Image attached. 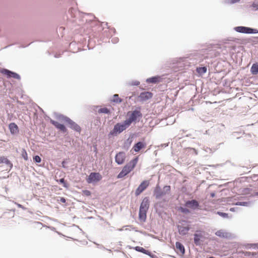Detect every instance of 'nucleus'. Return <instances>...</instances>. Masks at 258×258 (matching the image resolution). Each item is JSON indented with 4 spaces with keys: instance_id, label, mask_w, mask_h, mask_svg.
Masks as SVG:
<instances>
[{
    "instance_id": "obj_1",
    "label": "nucleus",
    "mask_w": 258,
    "mask_h": 258,
    "mask_svg": "<svg viewBox=\"0 0 258 258\" xmlns=\"http://www.w3.org/2000/svg\"><path fill=\"white\" fill-rule=\"evenodd\" d=\"M126 115L128 116L125 121L129 126L133 122L137 123L139 122L143 117V114L141 112V107L138 106L133 111L127 112Z\"/></svg>"
},
{
    "instance_id": "obj_46",
    "label": "nucleus",
    "mask_w": 258,
    "mask_h": 258,
    "mask_svg": "<svg viewBox=\"0 0 258 258\" xmlns=\"http://www.w3.org/2000/svg\"><path fill=\"white\" fill-rule=\"evenodd\" d=\"M111 41L112 43L116 44L118 42L119 39L117 37H113L111 39Z\"/></svg>"
},
{
    "instance_id": "obj_11",
    "label": "nucleus",
    "mask_w": 258,
    "mask_h": 258,
    "mask_svg": "<svg viewBox=\"0 0 258 258\" xmlns=\"http://www.w3.org/2000/svg\"><path fill=\"white\" fill-rule=\"evenodd\" d=\"M215 234L219 237L225 239H230L233 238L232 234L231 233L226 232L224 229L217 230Z\"/></svg>"
},
{
    "instance_id": "obj_31",
    "label": "nucleus",
    "mask_w": 258,
    "mask_h": 258,
    "mask_svg": "<svg viewBox=\"0 0 258 258\" xmlns=\"http://www.w3.org/2000/svg\"><path fill=\"white\" fill-rule=\"evenodd\" d=\"M98 112L99 113H104L108 115L111 113L110 109L107 107H102L99 108L98 110Z\"/></svg>"
},
{
    "instance_id": "obj_43",
    "label": "nucleus",
    "mask_w": 258,
    "mask_h": 258,
    "mask_svg": "<svg viewBox=\"0 0 258 258\" xmlns=\"http://www.w3.org/2000/svg\"><path fill=\"white\" fill-rule=\"evenodd\" d=\"M82 193H83V195L86 196L87 197H89V196H91V192L89 190H88V189L83 190Z\"/></svg>"
},
{
    "instance_id": "obj_24",
    "label": "nucleus",
    "mask_w": 258,
    "mask_h": 258,
    "mask_svg": "<svg viewBox=\"0 0 258 258\" xmlns=\"http://www.w3.org/2000/svg\"><path fill=\"white\" fill-rule=\"evenodd\" d=\"M148 212L140 210L139 211V219L140 221L145 222L147 219V214Z\"/></svg>"
},
{
    "instance_id": "obj_40",
    "label": "nucleus",
    "mask_w": 258,
    "mask_h": 258,
    "mask_svg": "<svg viewBox=\"0 0 258 258\" xmlns=\"http://www.w3.org/2000/svg\"><path fill=\"white\" fill-rule=\"evenodd\" d=\"M163 202H158L156 203L154 205V208L156 211H157L158 208H163Z\"/></svg>"
},
{
    "instance_id": "obj_3",
    "label": "nucleus",
    "mask_w": 258,
    "mask_h": 258,
    "mask_svg": "<svg viewBox=\"0 0 258 258\" xmlns=\"http://www.w3.org/2000/svg\"><path fill=\"white\" fill-rule=\"evenodd\" d=\"M139 156H136L126 163L117 174V178H122L130 173L136 167L139 161Z\"/></svg>"
},
{
    "instance_id": "obj_12",
    "label": "nucleus",
    "mask_w": 258,
    "mask_h": 258,
    "mask_svg": "<svg viewBox=\"0 0 258 258\" xmlns=\"http://www.w3.org/2000/svg\"><path fill=\"white\" fill-rule=\"evenodd\" d=\"M150 207V199L149 197H146L143 199L140 204L139 210L148 211Z\"/></svg>"
},
{
    "instance_id": "obj_42",
    "label": "nucleus",
    "mask_w": 258,
    "mask_h": 258,
    "mask_svg": "<svg viewBox=\"0 0 258 258\" xmlns=\"http://www.w3.org/2000/svg\"><path fill=\"white\" fill-rule=\"evenodd\" d=\"M236 40H237V39H236L235 38H229L227 39L223 40V42L225 44H228L229 41H236Z\"/></svg>"
},
{
    "instance_id": "obj_14",
    "label": "nucleus",
    "mask_w": 258,
    "mask_h": 258,
    "mask_svg": "<svg viewBox=\"0 0 258 258\" xmlns=\"http://www.w3.org/2000/svg\"><path fill=\"white\" fill-rule=\"evenodd\" d=\"M50 123L61 133H66L67 132V128L64 124L59 123L53 119H50Z\"/></svg>"
},
{
    "instance_id": "obj_38",
    "label": "nucleus",
    "mask_w": 258,
    "mask_h": 258,
    "mask_svg": "<svg viewBox=\"0 0 258 258\" xmlns=\"http://www.w3.org/2000/svg\"><path fill=\"white\" fill-rule=\"evenodd\" d=\"M171 187L170 185H164L162 189L163 192L165 193V195L168 194L170 191Z\"/></svg>"
},
{
    "instance_id": "obj_41",
    "label": "nucleus",
    "mask_w": 258,
    "mask_h": 258,
    "mask_svg": "<svg viewBox=\"0 0 258 258\" xmlns=\"http://www.w3.org/2000/svg\"><path fill=\"white\" fill-rule=\"evenodd\" d=\"M33 161L36 163H39L41 162V158L38 155H35L33 156Z\"/></svg>"
},
{
    "instance_id": "obj_28",
    "label": "nucleus",
    "mask_w": 258,
    "mask_h": 258,
    "mask_svg": "<svg viewBox=\"0 0 258 258\" xmlns=\"http://www.w3.org/2000/svg\"><path fill=\"white\" fill-rule=\"evenodd\" d=\"M84 14L90 17V19L86 20V22L90 23L93 20H95L100 23L99 20L92 13H84Z\"/></svg>"
},
{
    "instance_id": "obj_4",
    "label": "nucleus",
    "mask_w": 258,
    "mask_h": 258,
    "mask_svg": "<svg viewBox=\"0 0 258 258\" xmlns=\"http://www.w3.org/2000/svg\"><path fill=\"white\" fill-rule=\"evenodd\" d=\"M129 126L125 120L122 122L116 123L114 124L113 129L108 134V138H110L111 137L117 136Z\"/></svg>"
},
{
    "instance_id": "obj_13",
    "label": "nucleus",
    "mask_w": 258,
    "mask_h": 258,
    "mask_svg": "<svg viewBox=\"0 0 258 258\" xmlns=\"http://www.w3.org/2000/svg\"><path fill=\"white\" fill-rule=\"evenodd\" d=\"M135 137V135L134 134H130L129 137L124 141L122 148L125 151H127L130 149Z\"/></svg>"
},
{
    "instance_id": "obj_5",
    "label": "nucleus",
    "mask_w": 258,
    "mask_h": 258,
    "mask_svg": "<svg viewBox=\"0 0 258 258\" xmlns=\"http://www.w3.org/2000/svg\"><path fill=\"white\" fill-rule=\"evenodd\" d=\"M102 178V176L99 172H92L87 177L86 180L88 183L94 184L100 181Z\"/></svg>"
},
{
    "instance_id": "obj_62",
    "label": "nucleus",
    "mask_w": 258,
    "mask_h": 258,
    "mask_svg": "<svg viewBox=\"0 0 258 258\" xmlns=\"http://www.w3.org/2000/svg\"><path fill=\"white\" fill-rule=\"evenodd\" d=\"M168 144H169V143L165 144H163V145H162V147H163V146H164V147H167V146H168Z\"/></svg>"
},
{
    "instance_id": "obj_54",
    "label": "nucleus",
    "mask_w": 258,
    "mask_h": 258,
    "mask_svg": "<svg viewBox=\"0 0 258 258\" xmlns=\"http://www.w3.org/2000/svg\"><path fill=\"white\" fill-rule=\"evenodd\" d=\"M252 245L253 246L254 249H258V243H253Z\"/></svg>"
},
{
    "instance_id": "obj_61",
    "label": "nucleus",
    "mask_w": 258,
    "mask_h": 258,
    "mask_svg": "<svg viewBox=\"0 0 258 258\" xmlns=\"http://www.w3.org/2000/svg\"><path fill=\"white\" fill-rule=\"evenodd\" d=\"M252 196H257L258 197V191H256V192H255Z\"/></svg>"
},
{
    "instance_id": "obj_64",
    "label": "nucleus",
    "mask_w": 258,
    "mask_h": 258,
    "mask_svg": "<svg viewBox=\"0 0 258 258\" xmlns=\"http://www.w3.org/2000/svg\"><path fill=\"white\" fill-rule=\"evenodd\" d=\"M64 28L62 27H60L59 28V31H60L61 30H64Z\"/></svg>"
},
{
    "instance_id": "obj_47",
    "label": "nucleus",
    "mask_w": 258,
    "mask_h": 258,
    "mask_svg": "<svg viewBox=\"0 0 258 258\" xmlns=\"http://www.w3.org/2000/svg\"><path fill=\"white\" fill-rule=\"evenodd\" d=\"M14 203L18 206V207L21 208L24 210H26V208L24 206H23L22 205L19 204L18 203H16V202H14Z\"/></svg>"
},
{
    "instance_id": "obj_22",
    "label": "nucleus",
    "mask_w": 258,
    "mask_h": 258,
    "mask_svg": "<svg viewBox=\"0 0 258 258\" xmlns=\"http://www.w3.org/2000/svg\"><path fill=\"white\" fill-rule=\"evenodd\" d=\"M175 247L176 249L179 251L182 255L185 253V248L183 244L180 241L175 242Z\"/></svg>"
},
{
    "instance_id": "obj_32",
    "label": "nucleus",
    "mask_w": 258,
    "mask_h": 258,
    "mask_svg": "<svg viewBox=\"0 0 258 258\" xmlns=\"http://www.w3.org/2000/svg\"><path fill=\"white\" fill-rule=\"evenodd\" d=\"M251 205V202H243V201H238L235 203V205L236 206H240L243 207H249Z\"/></svg>"
},
{
    "instance_id": "obj_7",
    "label": "nucleus",
    "mask_w": 258,
    "mask_h": 258,
    "mask_svg": "<svg viewBox=\"0 0 258 258\" xmlns=\"http://www.w3.org/2000/svg\"><path fill=\"white\" fill-rule=\"evenodd\" d=\"M185 206L190 208L192 210H197L201 209V206L199 202L196 199L187 200L185 202Z\"/></svg>"
},
{
    "instance_id": "obj_17",
    "label": "nucleus",
    "mask_w": 258,
    "mask_h": 258,
    "mask_svg": "<svg viewBox=\"0 0 258 258\" xmlns=\"http://www.w3.org/2000/svg\"><path fill=\"white\" fill-rule=\"evenodd\" d=\"M153 194L157 200L160 199L162 197L165 195L159 184H157L153 190Z\"/></svg>"
},
{
    "instance_id": "obj_39",
    "label": "nucleus",
    "mask_w": 258,
    "mask_h": 258,
    "mask_svg": "<svg viewBox=\"0 0 258 258\" xmlns=\"http://www.w3.org/2000/svg\"><path fill=\"white\" fill-rule=\"evenodd\" d=\"M140 82L139 81H137V80L132 81L128 83V85L131 86H138L139 85H140Z\"/></svg>"
},
{
    "instance_id": "obj_8",
    "label": "nucleus",
    "mask_w": 258,
    "mask_h": 258,
    "mask_svg": "<svg viewBox=\"0 0 258 258\" xmlns=\"http://www.w3.org/2000/svg\"><path fill=\"white\" fill-rule=\"evenodd\" d=\"M1 72L5 74L8 78H14L18 80H21V76L18 73L8 70L7 69H2Z\"/></svg>"
},
{
    "instance_id": "obj_16",
    "label": "nucleus",
    "mask_w": 258,
    "mask_h": 258,
    "mask_svg": "<svg viewBox=\"0 0 258 258\" xmlns=\"http://www.w3.org/2000/svg\"><path fill=\"white\" fill-rule=\"evenodd\" d=\"M146 143L145 142L144 140H143L136 143L133 146L132 149L135 152L138 153L142 149L146 148Z\"/></svg>"
},
{
    "instance_id": "obj_50",
    "label": "nucleus",
    "mask_w": 258,
    "mask_h": 258,
    "mask_svg": "<svg viewBox=\"0 0 258 258\" xmlns=\"http://www.w3.org/2000/svg\"><path fill=\"white\" fill-rule=\"evenodd\" d=\"M251 190V189H250L249 188H246L244 189V192L246 194H248L250 193V191Z\"/></svg>"
},
{
    "instance_id": "obj_2",
    "label": "nucleus",
    "mask_w": 258,
    "mask_h": 258,
    "mask_svg": "<svg viewBox=\"0 0 258 258\" xmlns=\"http://www.w3.org/2000/svg\"><path fill=\"white\" fill-rule=\"evenodd\" d=\"M54 114L57 119L63 120L64 122H65L68 125V127L71 130L77 133H80L82 130L80 126L76 122L71 119L70 117L57 112H54Z\"/></svg>"
},
{
    "instance_id": "obj_55",
    "label": "nucleus",
    "mask_w": 258,
    "mask_h": 258,
    "mask_svg": "<svg viewBox=\"0 0 258 258\" xmlns=\"http://www.w3.org/2000/svg\"><path fill=\"white\" fill-rule=\"evenodd\" d=\"M61 54H57V53H56L54 54V57L55 58H59L61 56Z\"/></svg>"
},
{
    "instance_id": "obj_10",
    "label": "nucleus",
    "mask_w": 258,
    "mask_h": 258,
    "mask_svg": "<svg viewBox=\"0 0 258 258\" xmlns=\"http://www.w3.org/2000/svg\"><path fill=\"white\" fill-rule=\"evenodd\" d=\"M115 162L119 165L123 164L125 160L126 155L123 151H120L117 153L115 156Z\"/></svg>"
},
{
    "instance_id": "obj_29",
    "label": "nucleus",
    "mask_w": 258,
    "mask_h": 258,
    "mask_svg": "<svg viewBox=\"0 0 258 258\" xmlns=\"http://www.w3.org/2000/svg\"><path fill=\"white\" fill-rule=\"evenodd\" d=\"M207 68L206 66L197 67L196 71L200 75H203L207 72Z\"/></svg>"
},
{
    "instance_id": "obj_56",
    "label": "nucleus",
    "mask_w": 258,
    "mask_h": 258,
    "mask_svg": "<svg viewBox=\"0 0 258 258\" xmlns=\"http://www.w3.org/2000/svg\"><path fill=\"white\" fill-rule=\"evenodd\" d=\"M32 42H31L30 43H29V44H28L27 45H21L20 47L21 48H25L27 46H28L29 45H30Z\"/></svg>"
},
{
    "instance_id": "obj_30",
    "label": "nucleus",
    "mask_w": 258,
    "mask_h": 258,
    "mask_svg": "<svg viewBox=\"0 0 258 258\" xmlns=\"http://www.w3.org/2000/svg\"><path fill=\"white\" fill-rule=\"evenodd\" d=\"M110 101L115 103H120L123 100L119 97V96L117 94H115L112 96V99L110 100Z\"/></svg>"
},
{
    "instance_id": "obj_63",
    "label": "nucleus",
    "mask_w": 258,
    "mask_h": 258,
    "mask_svg": "<svg viewBox=\"0 0 258 258\" xmlns=\"http://www.w3.org/2000/svg\"><path fill=\"white\" fill-rule=\"evenodd\" d=\"M13 45V44H12L8 45H7V46H5L4 48V49L7 48H8L9 47H10V46H12V45Z\"/></svg>"
},
{
    "instance_id": "obj_44",
    "label": "nucleus",
    "mask_w": 258,
    "mask_h": 258,
    "mask_svg": "<svg viewBox=\"0 0 258 258\" xmlns=\"http://www.w3.org/2000/svg\"><path fill=\"white\" fill-rule=\"evenodd\" d=\"M68 159H64L62 162H61V167L63 168H67V166H66V165L67 164H68Z\"/></svg>"
},
{
    "instance_id": "obj_23",
    "label": "nucleus",
    "mask_w": 258,
    "mask_h": 258,
    "mask_svg": "<svg viewBox=\"0 0 258 258\" xmlns=\"http://www.w3.org/2000/svg\"><path fill=\"white\" fill-rule=\"evenodd\" d=\"M233 29L237 32L247 34V27L246 26H236L234 27Z\"/></svg>"
},
{
    "instance_id": "obj_6",
    "label": "nucleus",
    "mask_w": 258,
    "mask_h": 258,
    "mask_svg": "<svg viewBox=\"0 0 258 258\" xmlns=\"http://www.w3.org/2000/svg\"><path fill=\"white\" fill-rule=\"evenodd\" d=\"M204 231L197 230L194 234V242L196 246H200L204 241Z\"/></svg>"
},
{
    "instance_id": "obj_19",
    "label": "nucleus",
    "mask_w": 258,
    "mask_h": 258,
    "mask_svg": "<svg viewBox=\"0 0 258 258\" xmlns=\"http://www.w3.org/2000/svg\"><path fill=\"white\" fill-rule=\"evenodd\" d=\"M162 80L161 76L156 75L148 78L146 80V82L147 83L156 84L161 82Z\"/></svg>"
},
{
    "instance_id": "obj_37",
    "label": "nucleus",
    "mask_w": 258,
    "mask_h": 258,
    "mask_svg": "<svg viewBox=\"0 0 258 258\" xmlns=\"http://www.w3.org/2000/svg\"><path fill=\"white\" fill-rule=\"evenodd\" d=\"M216 214L218 215L219 216H221V217L223 218H228V214L227 213L221 212V211H217L216 212Z\"/></svg>"
},
{
    "instance_id": "obj_59",
    "label": "nucleus",
    "mask_w": 258,
    "mask_h": 258,
    "mask_svg": "<svg viewBox=\"0 0 258 258\" xmlns=\"http://www.w3.org/2000/svg\"><path fill=\"white\" fill-rule=\"evenodd\" d=\"M56 232L60 236H66L65 235H64L63 234H62L61 233H60V232H58V231H56Z\"/></svg>"
},
{
    "instance_id": "obj_36",
    "label": "nucleus",
    "mask_w": 258,
    "mask_h": 258,
    "mask_svg": "<svg viewBox=\"0 0 258 258\" xmlns=\"http://www.w3.org/2000/svg\"><path fill=\"white\" fill-rule=\"evenodd\" d=\"M179 210L181 213H182L183 214H189L191 212L189 209H188L187 208L184 207H180L179 208Z\"/></svg>"
},
{
    "instance_id": "obj_21",
    "label": "nucleus",
    "mask_w": 258,
    "mask_h": 258,
    "mask_svg": "<svg viewBox=\"0 0 258 258\" xmlns=\"http://www.w3.org/2000/svg\"><path fill=\"white\" fill-rule=\"evenodd\" d=\"M4 163L10 168V170L12 169L13 164L12 162L6 156H0V164Z\"/></svg>"
},
{
    "instance_id": "obj_53",
    "label": "nucleus",
    "mask_w": 258,
    "mask_h": 258,
    "mask_svg": "<svg viewBox=\"0 0 258 258\" xmlns=\"http://www.w3.org/2000/svg\"><path fill=\"white\" fill-rule=\"evenodd\" d=\"M51 230L53 231H55L56 232V231H57L56 230V228L54 227H52V226H49L48 227Z\"/></svg>"
},
{
    "instance_id": "obj_15",
    "label": "nucleus",
    "mask_w": 258,
    "mask_h": 258,
    "mask_svg": "<svg viewBox=\"0 0 258 258\" xmlns=\"http://www.w3.org/2000/svg\"><path fill=\"white\" fill-rule=\"evenodd\" d=\"M153 93L149 91L142 92L140 93L138 98L140 101H146L153 97Z\"/></svg>"
},
{
    "instance_id": "obj_26",
    "label": "nucleus",
    "mask_w": 258,
    "mask_h": 258,
    "mask_svg": "<svg viewBox=\"0 0 258 258\" xmlns=\"http://www.w3.org/2000/svg\"><path fill=\"white\" fill-rule=\"evenodd\" d=\"M56 181L59 184H62V186L67 189H68L70 184L69 183L64 179V178H61L58 179H56Z\"/></svg>"
},
{
    "instance_id": "obj_9",
    "label": "nucleus",
    "mask_w": 258,
    "mask_h": 258,
    "mask_svg": "<svg viewBox=\"0 0 258 258\" xmlns=\"http://www.w3.org/2000/svg\"><path fill=\"white\" fill-rule=\"evenodd\" d=\"M149 181L147 180L142 181L135 190L136 196H138L142 193L149 186Z\"/></svg>"
},
{
    "instance_id": "obj_25",
    "label": "nucleus",
    "mask_w": 258,
    "mask_h": 258,
    "mask_svg": "<svg viewBox=\"0 0 258 258\" xmlns=\"http://www.w3.org/2000/svg\"><path fill=\"white\" fill-rule=\"evenodd\" d=\"M130 248H133L138 252H140L143 253L145 254L149 253V250L146 249L145 248H144L143 247L139 246H136L135 247L130 246Z\"/></svg>"
},
{
    "instance_id": "obj_52",
    "label": "nucleus",
    "mask_w": 258,
    "mask_h": 258,
    "mask_svg": "<svg viewBox=\"0 0 258 258\" xmlns=\"http://www.w3.org/2000/svg\"><path fill=\"white\" fill-rule=\"evenodd\" d=\"M216 196V193L215 191H213L210 193V197L211 198H214Z\"/></svg>"
},
{
    "instance_id": "obj_51",
    "label": "nucleus",
    "mask_w": 258,
    "mask_h": 258,
    "mask_svg": "<svg viewBox=\"0 0 258 258\" xmlns=\"http://www.w3.org/2000/svg\"><path fill=\"white\" fill-rule=\"evenodd\" d=\"M188 149L190 151H193L196 155L198 154V151L197 150H196L195 148H189Z\"/></svg>"
},
{
    "instance_id": "obj_58",
    "label": "nucleus",
    "mask_w": 258,
    "mask_h": 258,
    "mask_svg": "<svg viewBox=\"0 0 258 258\" xmlns=\"http://www.w3.org/2000/svg\"><path fill=\"white\" fill-rule=\"evenodd\" d=\"M44 117L45 119H49L50 121V119H52L49 116H47V115H45Z\"/></svg>"
},
{
    "instance_id": "obj_34",
    "label": "nucleus",
    "mask_w": 258,
    "mask_h": 258,
    "mask_svg": "<svg viewBox=\"0 0 258 258\" xmlns=\"http://www.w3.org/2000/svg\"><path fill=\"white\" fill-rule=\"evenodd\" d=\"M69 14L70 15L71 17H76L77 12L74 8H71L68 11Z\"/></svg>"
},
{
    "instance_id": "obj_35",
    "label": "nucleus",
    "mask_w": 258,
    "mask_h": 258,
    "mask_svg": "<svg viewBox=\"0 0 258 258\" xmlns=\"http://www.w3.org/2000/svg\"><path fill=\"white\" fill-rule=\"evenodd\" d=\"M21 157H22V158H23V159L24 160H25V161L28 160V154H27L26 150L25 149H22V152H21Z\"/></svg>"
},
{
    "instance_id": "obj_57",
    "label": "nucleus",
    "mask_w": 258,
    "mask_h": 258,
    "mask_svg": "<svg viewBox=\"0 0 258 258\" xmlns=\"http://www.w3.org/2000/svg\"><path fill=\"white\" fill-rule=\"evenodd\" d=\"M236 209H237V208H235V207L231 208L230 209V211L231 212H235V211Z\"/></svg>"
},
{
    "instance_id": "obj_18",
    "label": "nucleus",
    "mask_w": 258,
    "mask_h": 258,
    "mask_svg": "<svg viewBox=\"0 0 258 258\" xmlns=\"http://www.w3.org/2000/svg\"><path fill=\"white\" fill-rule=\"evenodd\" d=\"M176 227L179 234L183 236L185 235L190 229V226L189 225L186 226H183L182 225H177Z\"/></svg>"
},
{
    "instance_id": "obj_48",
    "label": "nucleus",
    "mask_w": 258,
    "mask_h": 258,
    "mask_svg": "<svg viewBox=\"0 0 258 258\" xmlns=\"http://www.w3.org/2000/svg\"><path fill=\"white\" fill-rule=\"evenodd\" d=\"M59 199L57 200L58 201H59L62 203H65L66 202V199L64 197H58Z\"/></svg>"
},
{
    "instance_id": "obj_20",
    "label": "nucleus",
    "mask_w": 258,
    "mask_h": 258,
    "mask_svg": "<svg viewBox=\"0 0 258 258\" xmlns=\"http://www.w3.org/2000/svg\"><path fill=\"white\" fill-rule=\"evenodd\" d=\"M9 129L12 135H16L19 132V127L15 122H11L9 124Z\"/></svg>"
},
{
    "instance_id": "obj_60",
    "label": "nucleus",
    "mask_w": 258,
    "mask_h": 258,
    "mask_svg": "<svg viewBox=\"0 0 258 258\" xmlns=\"http://www.w3.org/2000/svg\"><path fill=\"white\" fill-rule=\"evenodd\" d=\"M110 30L111 32H113V33H115V32H116V30L114 28H111Z\"/></svg>"
},
{
    "instance_id": "obj_27",
    "label": "nucleus",
    "mask_w": 258,
    "mask_h": 258,
    "mask_svg": "<svg viewBox=\"0 0 258 258\" xmlns=\"http://www.w3.org/2000/svg\"><path fill=\"white\" fill-rule=\"evenodd\" d=\"M250 73L253 75L258 74V62L253 63L250 68Z\"/></svg>"
},
{
    "instance_id": "obj_49",
    "label": "nucleus",
    "mask_w": 258,
    "mask_h": 258,
    "mask_svg": "<svg viewBox=\"0 0 258 258\" xmlns=\"http://www.w3.org/2000/svg\"><path fill=\"white\" fill-rule=\"evenodd\" d=\"M240 2V0H229L230 4H234Z\"/></svg>"
},
{
    "instance_id": "obj_33",
    "label": "nucleus",
    "mask_w": 258,
    "mask_h": 258,
    "mask_svg": "<svg viewBox=\"0 0 258 258\" xmlns=\"http://www.w3.org/2000/svg\"><path fill=\"white\" fill-rule=\"evenodd\" d=\"M258 33V29L252 27H247V34H255Z\"/></svg>"
},
{
    "instance_id": "obj_45",
    "label": "nucleus",
    "mask_w": 258,
    "mask_h": 258,
    "mask_svg": "<svg viewBox=\"0 0 258 258\" xmlns=\"http://www.w3.org/2000/svg\"><path fill=\"white\" fill-rule=\"evenodd\" d=\"M146 255H149L151 258H159L156 254H153L150 250H149V253Z\"/></svg>"
}]
</instances>
